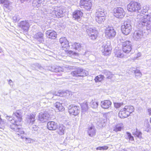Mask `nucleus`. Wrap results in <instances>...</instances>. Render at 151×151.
<instances>
[{
  "label": "nucleus",
  "instance_id": "f257e3e1",
  "mask_svg": "<svg viewBox=\"0 0 151 151\" xmlns=\"http://www.w3.org/2000/svg\"><path fill=\"white\" fill-rule=\"evenodd\" d=\"M13 119L12 117L8 116H6V119H8L11 124L10 125V128L16 132L17 135H19L24 133L23 129L21 128L22 113L20 111H17L13 114Z\"/></svg>",
  "mask_w": 151,
  "mask_h": 151
},
{
  "label": "nucleus",
  "instance_id": "f03ea898",
  "mask_svg": "<svg viewBox=\"0 0 151 151\" xmlns=\"http://www.w3.org/2000/svg\"><path fill=\"white\" fill-rule=\"evenodd\" d=\"M150 16L149 14H147L144 16L138 14L137 21L138 27H143L146 26L147 29H151V21L150 20Z\"/></svg>",
  "mask_w": 151,
  "mask_h": 151
},
{
  "label": "nucleus",
  "instance_id": "7ed1b4c3",
  "mask_svg": "<svg viewBox=\"0 0 151 151\" xmlns=\"http://www.w3.org/2000/svg\"><path fill=\"white\" fill-rule=\"evenodd\" d=\"M106 12L104 9L101 8H99L95 14V19L99 23H101L105 20Z\"/></svg>",
  "mask_w": 151,
  "mask_h": 151
},
{
  "label": "nucleus",
  "instance_id": "20e7f679",
  "mask_svg": "<svg viewBox=\"0 0 151 151\" xmlns=\"http://www.w3.org/2000/svg\"><path fill=\"white\" fill-rule=\"evenodd\" d=\"M132 28L131 21L129 20L126 21L122 26L121 30L122 33L125 35H129L131 32Z\"/></svg>",
  "mask_w": 151,
  "mask_h": 151
},
{
  "label": "nucleus",
  "instance_id": "39448f33",
  "mask_svg": "<svg viewBox=\"0 0 151 151\" xmlns=\"http://www.w3.org/2000/svg\"><path fill=\"white\" fill-rule=\"evenodd\" d=\"M141 8L140 4L135 1L131 2L127 6V9L130 12H137L139 13Z\"/></svg>",
  "mask_w": 151,
  "mask_h": 151
},
{
  "label": "nucleus",
  "instance_id": "423d86ee",
  "mask_svg": "<svg viewBox=\"0 0 151 151\" xmlns=\"http://www.w3.org/2000/svg\"><path fill=\"white\" fill-rule=\"evenodd\" d=\"M35 115L30 114L27 116V120L29 125H32L31 129L32 131H37L38 130V127L35 125L33 124L35 121Z\"/></svg>",
  "mask_w": 151,
  "mask_h": 151
},
{
  "label": "nucleus",
  "instance_id": "0eeeda50",
  "mask_svg": "<svg viewBox=\"0 0 151 151\" xmlns=\"http://www.w3.org/2000/svg\"><path fill=\"white\" fill-rule=\"evenodd\" d=\"M72 76H74L84 77L88 75V72L86 70L81 68H78L71 73Z\"/></svg>",
  "mask_w": 151,
  "mask_h": 151
},
{
  "label": "nucleus",
  "instance_id": "6e6552de",
  "mask_svg": "<svg viewBox=\"0 0 151 151\" xmlns=\"http://www.w3.org/2000/svg\"><path fill=\"white\" fill-rule=\"evenodd\" d=\"M65 12V10L60 7H55L54 9L52 8L50 9V12L53 14H54L60 16V17L63 16L64 13Z\"/></svg>",
  "mask_w": 151,
  "mask_h": 151
},
{
  "label": "nucleus",
  "instance_id": "1a4fd4ad",
  "mask_svg": "<svg viewBox=\"0 0 151 151\" xmlns=\"http://www.w3.org/2000/svg\"><path fill=\"white\" fill-rule=\"evenodd\" d=\"M113 11L114 16L119 19L123 18L125 14V13L123 9L121 7L115 8Z\"/></svg>",
  "mask_w": 151,
  "mask_h": 151
},
{
  "label": "nucleus",
  "instance_id": "9d476101",
  "mask_svg": "<svg viewBox=\"0 0 151 151\" xmlns=\"http://www.w3.org/2000/svg\"><path fill=\"white\" fill-rule=\"evenodd\" d=\"M131 42L126 40L122 42L123 51L125 53H128L131 51L132 48Z\"/></svg>",
  "mask_w": 151,
  "mask_h": 151
},
{
  "label": "nucleus",
  "instance_id": "9b49d317",
  "mask_svg": "<svg viewBox=\"0 0 151 151\" xmlns=\"http://www.w3.org/2000/svg\"><path fill=\"white\" fill-rule=\"evenodd\" d=\"M50 115L47 111H44L41 112L38 115L39 120L42 122H47L50 118Z\"/></svg>",
  "mask_w": 151,
  "mask_h": 151
},
{
  "label": "nucleus",
  "instance_id": "f8f14e48",
  "mask_svg": "<svg viewBox=\"0 0 151 151\" xmlns=\"http://www.w3.org/2000/svg\"><path fill=\"white\" fill-rule=\"evenodd\" d=\"M102 47V51L104 55H107L111 53V48L109 43L106 42H103Z\"/></svg>",
  "mask_w": 151,
  "mask_h": 151
},
{
  "label": "nucleus",
  "instance_id": "ddd939ff",
  "mask_svg": "<svg viewBox=\"0 0 151 151\" xmlns=\"http://www.w3.org/2000/svg\"><path fill=\"white\" fill-rule=\"evenodd\" d=\"M30 22L27 20H25L21 21L18 24V26L23 30L26 31H27L31 25Z\"/></svg>",
  "mask_w": 151,
  "mask_h": 151
},
{
  "label": "nucleus",
  "instance_id": "4468645a",
  "mask_svg": "<svg viewBox=\"0 0 151 151\" xmlns=\"http://www.w3.org/2000/svg\"><path fill=\"white\" fill-rule=\"evenodd\" d=\"M106 36L109 39L114 37L116 35V32L113 27H108L106 29Z\"/></svg>",
  "mask_w": 151,
  "mask_h": 151
},
{
  "label": "nucleus",
  "instance_id": "2eb2a0df",
  "mask_svg": "<svg viewBox=\"0 0 151 151\" xmlns=\"http://www.w3.org/2000/svg\"><path fill=\"white\" fill-rule=\"evenodd\" d=\"M69 113L74 116L77 115L80 112V108L76 106L71 105L68 107Z\"/></svg>",
  "mask_w": 151,
  "mask_h": 151
},
{
  "label": "nucleus",
  "instance_id": "dca6fc26",
  "mask_svg": "<svg viewBox=\"0 0 151 151\" xmlns=\"http://www.w3.org/2000/svg\"><path fill=\"white\" fill-rule=\"evenodd\" d=\"M80 3L81 6L88 10L91 9L92 4L90 0H81Z\"/></svg>",
  "mask_w": 151,
  "mask_h": 151
},
{
  "label": "nucleus",
  "instance_id": "f3484780",
  "mask_svg": "<svg viewBox=\"0 0 151 151\" xmlns=\"http://www.w3.org/2000/svg\"><path fill=\"white\" fill-rule=\"evenodd\" d=\"M133 37L136 41L140 40L143 37L142 32L139 30L135 31L134 33Z\"/></svg>",
  "mask_w": 151,
  "mask_h": 151
},
{
  "label": "nucleus",
  "instance_id": "a211bd4d",
  "mask_svg": "<svg viewBox=\"0 0 151 151\" xmlns=\"http://www.w3.org/2000/svg\"><path fill=\"white\" fill-rule=\"evenodd\" d=\"M54 95L60 96H65L69 98L72 95L71 92L68 91H60L55 92Z\"/></svg>",
  "mask_w": 151,
  "mask_h": 151
},
{
  "label": "nucleus",
  "instance_id": "6ab92c4d",
  "mask_svg": "<svg viewBox=\"0 0 151 151\" xmlns=\"http://www.w3.org/2000/svg\"><path fill=\"white\" fill-rule=\"evenodd\" d=\"M46 35L47 37L52 39H55L56 37V33L54 30H49L46 32Z\"/></svg>",
  "mask_w": 151,
  "mask_h": 151
},
{
  "label": "nucleus",
  "instance_id": "aec40b11",
  "mask_svg": "<svg viewBox=\"0 0 151 151\" xmlns=\"http://www.w3.org/2000/svg\"><path fill=\"white\" fill-rule=\"evenodd\" d=\"M59 41L62 48L67 49L69 47L68 41L65 37L60 38Z\"/></svg>",
  "mask_w": 151,
  "mask_h": 151
},
{
  "label": "nucleus",
  "instance_id": "412c9836",
  "mask_svg": "<svg viewBox=\"0 0 151 151\" xmlns=\"http://www.w3.org/2000/svg\"><path fill=\"white\" fill-rule=\"evenodd\" d=\"M47 128L50 130H55L58 128V125L57 123L51 121L48 122Z\"/></svg>",
  "mask_w": 151,
  "mask_h": 151
},
{
  "label": "nucleus",
  "instance_id": "4be33fe9",
  "mask_svg": "<svg viewBox=\"0 0 151 151\" xmlns=\"http://www.w3.org/2000/svg\"><path fill=\"white\" fill-rule=\"evenodd\" d=\"M4 4V7L8 10H11L12 7L11 6V3L7 0H0V4Z\"/></svg>",
  "mask_w": 151,
  "mask_h": 151
},
{
  "label": "nucleus",
  "instance_id": "5701e85b",
  "mask_svg": "<svg viewBox=\"0 0 151 151\" xmlns=\"http://www.w3.org/2000/svg\"><path fill=\"white\" fill-rule=\"evenodd\" d=\"M83 13L81 11L77 10L75 11L73 14V17L75 20L78 21L82 17Z\"/></svg>",
  "mask_w": 151,
  "mask_h": 151
},
{
  "label": "nucleus",
  "instance_id": "b1692460",
  "mask_svg": "<svg viewBox=\"0 0 151 151\" xmlns=\"http://www.w3.org/2000/svg\"><path fill=\"white\" fill-rule=\"evenodd\" d=\"M111 104V102L109 100H104L101 102V106L104 109H108L110 107Z\"/></svg>",
  "mask_w": 151,
  "mask_h": 151
},
{
  "label": "nucleus",
  "instance_id": "393cba45",
  "mask_svg": "<svg viewBox=\"0 0 151 151\" xmlns=\"http://www.w3.org/2000/svg\"><path fill=\"white\" fill-rule=\"evenodd\" d=\"M129 116V113L127 112L124 108L121 109L119 113V116L121 118H126Z\"/></svg>",
  "mask_w": 151,
  "mask_h": 151
},
{
  "label": "nucleus",
  "instance_id": "a878e982",
  "mask_svg": "<svg viewBox=\"0 0 151 151\" xmlns=\"http://www.w3.org/2000/svg\"><path fill=\"white\" fill-rule=\"evenodd\" d=\"M50 70L51 71L55 72L64 71L63 69L62 68L59 66L54 65L52 66Z\"/></svg>",
  "mask_w": 151,
  "mask_h": 151
},
{
  "label": "nucleus",
  "instance_id": "bb28decb",
  "mask_svg": "<svg viewBox=\"0 0 151 151\" xmlns=\"http://www.w3.org/2000/svg\"><path fill=\"white\" fill-rule=\"evenodd\" d=\"M88 133L90 137H93L96 134V130L93 127H89L88 130Z\"/></svg>",
  "mask_w": 151,
  "mask_h": 151
},
{
  "label": "nucleus",
  "instance_id": "cd10ccee",
  "mask_svg": "<svg viewBox=\"0 0 151 151\" xmlns=\"http://www.w3.org/2000/svg\"><path fill=\"white\" fill-rule=\"evenodd\" d=\"M42 5L41 0H33L32 6L38 8Z\"/></svg>",
  "mask_w": 151,
  "mask_h": 151
},
{
  "label": "nucleus",
  "instance_id": "c85d7f7f",
  "mask_svg": "<svg viewBox=\"0 0 151 151\" xmlns=\"http://www.w3.org/2000/svg\"><path fill=\"white\" fill-rule=\"evenodd\" d=\"M149 9V7L148 5H144L140 9V14H144L145 13L148 12Z\"/></svg>",
  "mask_w": 151,
  "mask_h": 151
},
{
  "label": "nucleus",
  "instance_id": "c756f323",
  "mask_svg": "<svg viewBox=\"0 0 151 151\" xmlns=\"http://www.w3.org/2000/svg\"><path fill=\"white\" fill-rule=\"evenodd\" d=\"M127 112L129 113V115L134 111V107L132 106H126L124 108Z\"/></svg>",
  "mask_w": 151,
  "mask_h": 151
},
{
  "label": "nucleus",
  "instance_id": "7c9ffc66",
  "mask_svg": "<svg viewBox=\"0 0 151 151\" xmlns=\"http://www.w3.org/2000/svg\"><path fill=\"white\" fill-rule=\"evenodd\" d=\"M73 47L78 51L80 50L82 48V44L79 43L75 42L72 45Z\"/></svg>",
  "mask_w": 151,
  "mask_h": 151
},
{
  "label": "nucleus",
  "instance_id": "2f4dec72",
  "mask_svg": "<svg viewBox=\"0 0 151 151\" xmlns=\"http://www.w3.org/2000/svg\"><path fill=\"white\" fill-rule=\"evenodd\" d=\"M54 106L59 111H62L64 109V108L62 106V104L60 102H56L54 104Z\"/></svg>",
  "mask_w": 151,
  "mask_h": 151
},
{
  "label": "nucleus",
  "instance_id": "473e14b6",
  "mask_svg": "<svg viewBox=\"0 0 151 151\" xmlns=\"http://www.w3.org/2000/svg\"><path fill=\"white\" fill-rule=\"evenodd\" d=\"M65 127L63 125H61L57 130V132L58 134L62 135L64 134Z\"/></svg>",
  "mask_w": 151,
  "mask_h": 151
},
{
  "label": "nucleus",
  "instance_id": "72a5a7b5",
  "mask_svg": "<svg viewBox=\"0 0 151 151\" xmlns=\"http://www.w3.org/2000/svg\"><path fill=\"white\" fill-rule=\"evenodd\" d=\"M86 31L88 35L89 34H91V35H98V32L94 29L92 28H89Z\"/></svg>",
  "mask_w": 151,
  "mask_h": 151
},
{
  "label": "nucleus",
  "instance_id": "f704fd0d",
  "mask_svg": "<svg viewBox=\"0 0 151 151\" xmlns=\"http://www.w3.org/2000/svg\"><path fill=\"white\" fill-rule=\"evenodd\" d=\"M82 112H85L87 111L88 109V104L86 102H84L81 105Z\"/></svg>",
  "mask_w": 151,
  "mask_h": 151
},
{
  "label": "nucleus",
  "instance_id": "c9c22d12",
  "mask_svg": "<svg viewBox=\"0 0 151 151\" xmlns=\"http://www.w3.org/2000/svg\"><path fill=\"white\" fill-rule=\"evenodd\" d=\"M69 56L73 58H76L78 56V54L71 50H67Z\"/></svg>",
  "mask_w": 151,
  "mask_h": 151
},
{
  "label": "nucleus",
  "instance_id": "e433bc0d",
  "mask_svg": "<svg viewBox=\"0 0 151 151\" xmlns=\"http://www.w3.org/2000/svg\"><path fill=\"white\" fill-rule=\"evenodd\" d=\"M104 74L106 76V78L108 79H111L114 76L111 72L107 70L104 71Z\"/></svg>",
  "mask_w": 151,
  "mask_h": 151
},
{
  "label": "nucleus",
  "instance_id": "4c0bfd02",
  "mask_svg": "<svg viewBox=\"0 0 151 151\" xmlns=\"http://www.w3.org/2000/svg\"><path fill=\"white\" fill-rule=\"evenodd\" d=\"M114 52L115 53V56L117 57L122 58L124 56V55L122 53H121V50H115Z\"/></svg>",
  "mask_w": 151,
  "mask_h": 151
},
{
  "label": "nucleus",
  "instance_id": "58836bf2",
  "mask_svg": "<svg viewBox=\"0 0 151 151\" xmlns=\"http://www.w3.org/2000/svg\"><path fill=\"white\" fill-rule=\"evenodd\" d=\"M34 37L37 39H40L42 40L43 39V34L41 32H39L34 35Z\"/></svg>",
  "mask_w": 151,
  "mask_h": 151
},
{
  "label": "nucleus",
  "instance_id": "ea45409f",
  "mask_svg": "<svg viewBox=\"0 0 151 151\" xmlns=\"http://www.w3.org/2000/svg\"><path fill=\"white\" fill-rule=\"evenodd\" d=\"M19 135H18L19 136H20L21 138L22 139H25V142L26 143H31L32 142V139L29 138H27L26 137H25L24 136H22L21 135L22 134H21L20 133H19Z\"/></svg>",
  "mask_w": 151,
  "mask_h": 151
},
{
  "label": "nucleus",
  "instance_id": "a19ab883",
  "mask_svg": "<svg viewBox=\"0 0 151 151\" xmlns=\"http://www.w3.org/2000/svg\"><path fill=\"white\" fill-rule=\"evenodd\" d=\"M104 78L103 75H99L96 77L95 79V81L96 82H100Z\"/></svg>",
  "mask_w": 151,
  "mask_h": 151
},
{
  "label": "nucleus",
  "instance_id": "79ce46f5",
  "mask_svg": "<svg viewBox=\"0 0 151 151\" xmlns=\"http://www.w3.org/2000/svg\"><path fill=\"white\" fill-rule=\"evenodd\" d=\"M126 134L125 135V138L126 139H129L130 141L134 140V137L130 133L127 132Z\"/></svg>",
  "mask_w": 151,
  "mask_h": 151
},
{
  "label": "nucleus",
  "instance_id": "37998d69",
  "mask_svg": "<svg viewBox=\"0 0 151 151\" xmlns=\"http://www.w3.org/2000/svg\"><path fill=\"white\" fill-rule=\"evenodd\" d=\"M91 107L94 109L96 108L98 106V102L97 101H92L90 103Z\"/></svg>",
  "mask_w": 151,
  "mask_h": 151
},
{
  "label": "nucleus",
  "instance_id": "c03bdc74",
  "mask_svg": "<svg viewBox=\"0 0 151 151\" xmlns=\"http://www.w3.org/2000/svg\"><path fill=\"white\" fill-rule=\"evenodd\" d=\"M134 135H136L138 137L140 138H142V133L136 130V132L133 134Z\"/></svg>",
  "mask_w": 151,
  "mask_h": 151
},
{
  "label": "nucleus",
  "instance_id": "a18cd8bd",
  "mask_svg": "<svg viewBox=\"0 0 151 151\" xmlns=\"http://www.w3.org/2000/svg\"><path fill=\"white\" fill-rule=\"evenodd\" d=\"M134 73L135 74V76L137 77H141L142 76V74L140 72L139 70L136 69L134 70Z\"/></svg>",
  "mask_w": 151,
  "mask_h": 151
},
{
  "label": "nucleus",
  "instance_id": "49530a36",
  "mask_svg": "<svg viewBox=\"0 0 151 151\" xmlns=\"http://www.w3.org/2000/svg\"><path fill=\"white\" fill-rule=\"evenodd\" d=\"M121 129L122 127L118 125H116L113 128V131L116 132L121 131Z\"/></svg>",
  "mask_w": 151,
  "mask_h": 151
},
{
  "label": "nucleus",
  "instance_id": "de8ad7c7",
  "mask_svg": "<svg viewBox=\"0 0 151 151\" xmlns=\"http://www.w3.org/2000/svg\"><path fill=\"white\" fill-rule=\"evenodd\" d=\"M88 36H89L90 38L92 40H94L96 39L98 35H91V34H89Z\"/></svg>",
  "mask_w": 151,
  "mask_h": 151
},
{
  "label": "nucleus",
  "instance_id": "09e8293b",
  "mask_svg": "<svg viewBox=\"0 0 151 151\" xmlns=\"http://www.w3.org/2000/svg\"><path fill=\"white\" fill-rule=\"evenodd\" d=\"M108 147L106 146H104L102 147H99L96 148L97 150H106L107 149Z\"/></svg>",
  "mask_w": 151,
  "mask_h": 151
},
{
  "label": "nucleus",
  "instance_id": "8fccbe9b",
  "mask_svg": "<svg viewBox=\"0 0 151 151\" xmlns=\"http://www.w3.org/2000/svg\"><path fill=\"white\" fill-rule=\"evenodd\" d=\"M13 19L14 22H16L19 21V18L18 17V16H14L13 17Z\"/></svg>",
  "mask_w": 151,
  "mask_h": 151
},
{
  "label": "nucleus",
  "instance_id": "3c124183",
  "mask_svg": "<svg viewBox=\"0 0 151 151\" xmlns=\"http://www.w3.org/2000/svg\"><path fill=\"white\" fill-rule=\"evenodd\" d=\"M123 105V103H114L115 107L116 108H119Z\"/></svg>",
  "mask_w": 151,
  "mask_h": 151
},
{
  "label": "nucleus",
  "instance_id": "603ef678",
  "mask_svg": "<svg viewBox=\"0 0 151 151\" xmlns=\"http://www.w3.org/2000/svg\"><path fill=\"white\" fill-rule=\"evenodd\" d=\"M105 122V119H104L102 118H100L99 120V122L103 126V123H104Z\"/></svg>",
  "mask_w": 151,
  "mask_h": 151
},
{
  "label": "nucleus",
  "instance_id": "864d4df0",
  "mask_svg": "<svg viewBox=\"0 0 151 151\" xmlns=\"http://www.w3.org/2000/svg\"><path fill=\"white\" fill-rule=\"evenodd\" d=\"M31 0H20L21 2L22 3L29 2Z\"/></svg>",
  "mask_w": 151,
  "mask_h": 151
},
{
  "label": "nucleus",
  "instance_id": "5fc2aeb1",
  "mask_svg": "<svg viewBox=\"0 0 151 151\" xmlns=\"http://www.w3.org/2000/svg\"><path fill=\"white\" fill-rule=\"evenodd\" d=\"M141 56V54L140 53H139L137 54V56L135 57H134V59H136L137 58Z\"/></svg>",
  "mask_w": 151,
  "mask_h": 151
},
{
  "label": "nucleus",
  "instance_id": "6e6d98bb",
  "mask_svg": "<svg viewBox=\"0 0 151 151\" xmlns=\"http://www.w3.org/2000/svg\"><path fill=\"white\" fill-rule=\"evenodd\" d=\"M148 112L149 113V115H151V108H149L148 109Z\"/></svg>",
  "mask_w": 151,
  "mask_h": 151
},
{
  "label": "nucleus",
  "instance_id": "4d7b16f0",
  "mask_svg": "<svg viewBox=\"0 0 151 151\" xmlns=\"http://www.w3.org/2000/svg\"><path fill=\"white\" fill-rule=\"evenodd\" d=\"M12 80H10L9 81V84H10V85H11V83H12Z\"/></svg>",
  "mask_w": 151,
  "mask_h": 151
},
{
  "label": "nucleus",
  "instance_id": "13d9d810",
  "mask_svg": "<svg viewBox=\"0 0 151 151\" xmlns=\"http://www.w3.org/2000/svg\"><path fill=\"white\" fill-rule=\"evenodd\" d=\"M2 52V50L1 48L0 49V53H1Z\"/></svg>",
  "mask_w": 151,
  "mask_h": 151
},
{
  "label": "nucleus",
  "instance_id": "bf43d9fd",
  "mask_svg": "<svg viewBox=\"0 0 151 151\" xmlns=\"http://www.w3.org/2000/svg\"><path fill=\"white\" fill-rule=\"evenodd\" d=\"M1 48V47H0V49Z\"/></svg>",
  "mask_w": 151,
  "mask_h": 151
}]
</instances>
